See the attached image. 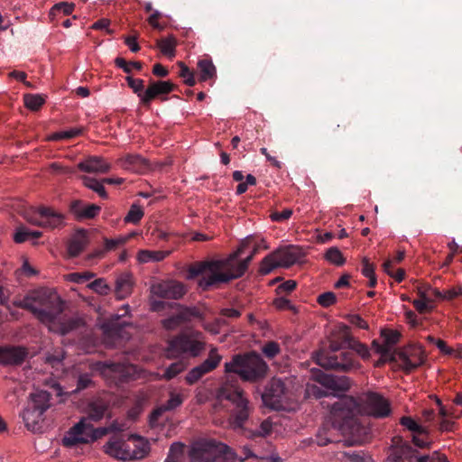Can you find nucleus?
Returning <instances> with one entry per match:
<instances>
[{
    "label": "nucleus",
    "instance_id": "obj_1",
    "mask_svg": "<svg viewBox=\"0 0 462 462\" xmlns=\"http://www.w3.org/2000/svg\"><path fill=\"white\" fill-rule=\"evenodd\" d=\"M62 303L55 291L42 289L14 300L13 305L31 311L50 331L65 335L82 327L84 321L79 317L62 316Z\"/></svg>",
    "mask_w": 462,
    "mask_h": 462
},
{
    "label": "nucleus",
    "instance_id": "obj_2",
    "mask_svg": "<svg viewBox=\"0 0 462 462\" xmlns=\"http://www.w3.org/2000/svg\"><path fill=\"white\" fill-rule=\"evenodd\" d=\"M250 240V238H247L235 253L226 259L199 262L189 266L187 279L192 280L201 275L198 284L202 290L206 291L218 283L227 282L243 276L254 254L251 253L241 261H238L237 258L243 254Z\"/></svg>",
    "mask_w": 462,
    "mask_h": 462
},
{
    "label": "nucleus",
    "instance_id": "obj_3",
    "mask_svg": "<svg viewBox=\"0 0 462 462\" xmlns=\"http://www.w3.org/2000/svg\"><path fill=\"white\" fill-rule=\"evenodd\" d=\"M220 401L226 400L231 402L233 410L228 419L229 427L235 430H243L245 422L253 411L244 391L236 386L225 383L217 393Z\"/></svg>",
    "mask_w": 462,
    "mask_h": 462
},
{
    "label": "nucleus",
    "instance_id": "obj_4",
    "mask_svg": "<svg viewBox=\"0 0 462 462\" xmlns=\"http://www.w3.org/2000/svg\"><path fill=\"white\" fill-rule=\"evenodd\" d=\"M225 371L238 374L244 381L254 383L265 377L268 365L259 354L251 352L235 356L225 364Z\"/></svg>",
    "mask_w": 462,
    "mask_h": 462
},
{
    "label": "nucleus",
    "instance_id": "obj_5",
    "mask_svg": "<svg viewBox=\"0 0 462 462\" xmlns=\"http://www.w3.org/2000/svg\"><path fill=\"white\" fill-rule=\"evenodd\" d=\"M206 348V339L202 332L192 328L186 329L168 341L166 355L170 358L189 356L197 357Z\"/></svg>",
    "mask_w": 462,
    "mask_h": 462
},
{
    "label": "nucleus",
    "instance_id": "obj_6",
    "mask_svg": "<svg viewBox=\"0 0 462 462\" xmlns=\"http://www.w3.org/2000/svg\"><path fill=\"white\" fill-rule=\"evenodd\" d=\"M190 462H235L236 454L226 444L213 439H200L189 449Z\"/></svg>",
    "mask_w": 462,
    "mask_h": 462
},
{
    "label": "nucleus",
    "instance_id": "obj_7",
    "mask_svg": "<svg viewBox=\"0 0 462 462\" xmlns=\"http://www.w3.org/2000/svg\"><path fill=\"white\" fill-rule=\"evenodd\" d=\"M300 259V250L293 245L276 249L265 256L260 265V273L268 274L275 268H289Z\"/></svg>",
    "mask_w": 462,
    "mask_h": 462
},
{
    "label": "nucleus",
    "instance_id": "obj_8",
    "mask_svg": "<svg viewBox=\"0 0 462 462\" xmlns=\"http://www.w3.org/2000/svg\"><path fill=\"white\" fill-rule=\"evenodd\" d=\"M292 398L288 383L280 378H273L263 394V402L273 410H286Z\"/></svg>",
    "mask_w": 462,
    "mask_h": 462
},
{
    "label": "nucleus",
    "instance_id": "obj_9",
    "mask_svg": "<svg viewBox=\"0 0 462 462\" xmlns=\"http://www.w3.org/2000/svg\"><path fill=\"white\" fill-rule=\"evenodd\" d=\"M314 358L317 364L325 369L350 372L360 366L353 354L347 351H342L338 354L317 353Z\"/></svg>",
    "mask_w": 462,
    "mask_h": 462
},
{
    "label": "nucleus",
    "instance_id": "obj_10",
    "mask_svg": "<svg viewBox=\"0 0 462 462\" xmlns=\"http://www.w3.org/2000/svg\"><path fill=\"white\" fill-rule=\"evenodd\" d=\"M25 218L32 225L48 229H60L65 226L64 216L49 207H39Z\"/></svg>",
    "mask_w": 462,
    "mask_h": 462
},
{
    "label": "nucleus",
    "instance_id": "obj_11",
    "mask_svg": "<svg viewBox=\"0 0 462 462\" xmlns=\"http://www.w3.org/2000/svg\"><path fill=\"white\" fill-rule=\"evenodd\" d=\"M95 441L94 427L88 421V418L80 420L70 428L62 439L65 447H74L79 444H86Z\"/></svg>",
    "mask_w": 462,
    "mask_h": 462
},
{
    "label": "nucleus",
    "instance_id": "obj_12",
    "mask_svg": "<svg viewBox=\"0 0 462 462\" xmlns=\"http://www.w3.org/2000/svg\"><path fill=\"white\" fill-rule=\"evenodd\" d=\"M364 411L370 416L384 418L391 413L389 402L383 395L368 392L361 397Z\"/></svg>",
    "mask_w": 462,
    "mask_h": 462
},
{
    "label": "nucleus",
    "instance_id": "obj_13",
    "mask_svg": "<svg viewBox=\"0 0 462 462\" xmlns=\"http://www.w3.org/2000/svg\"><path fill=\"white\" fill-rule=\"evenodd\" d=\"M126 325L125 321H120L118 315H115L109 320L103 322L100 328L105 337V343L108 346H113L118 339L128 338L129 336L125 333V327Z\"/></svg>",
    "mask_w": 462,
    "mask_h": 462
},
{
    "label": "nucleus",
    "instance_id": "obj_14",
    "mask_svg": "<svg viewBox=\"0 0 462 462\" xmlns=\"http://www.w3.org/2000/svg\"><path fill=\"white\" fill-rule=\"evenodd\" d=\"M151 294L162 299H180L186 293L185 286L179 282L164 281L151 286Z\"/></svg>",
    "mask_w": 462,
    "mask_h": 462
},
{
    "label": "nucleus",
    "instance_id": "obj_15",
    "mask_svg": "<svg viewBox=\"0 0 462 462\" xmlns=\"http://www.w3.org/2000/svg\"><path fill=\"white\" fill-rule=\"evenodd\" d=\"M222 356L217 354V348L209 351L208 357L199 365L192 368L186 375L185 379L189 384L198 382L204 374L214 370L220 363Z\"/></svg>",
    "mask_w": 462,
    "mask_h": 462
},
{
    "label": "nucleus",
    "instance_id": "obj_16",
    "mask_svg": "<svg viewBox=\"0 0 462 462\" xmlns=\"http://www.w3.org/2000/svg\"><path fill=\"white\" fill-rule=\"evenodd\" d=\"M101 372L105 376H111L114 380L119 381L139 376L137 367L126 363H104Z\"/></svg>",
    "mask_w": 462,
    "mask_h": 462
},
{
    "label": "nucleus",
    "instance_id": "obj_17",
    "mask_svg": "<svg viewBox=\"0 0 462 462\" xmlns=\"http://www.w3.org/2000/svg\"><path fill=\"white\" fill-rule=\"evenodd\" d=\"M381 337L383 339L382 344L374 340L372 343L373 349L381 355V357L384 360L393 359V347L399 342L401 334L396 330L383 329L381 331Z\"/></svg>",
    "mask_w": 462,
    "mask_h": 462
},
{
    "label": "nucleus",
    "instance_id": "obj_18",
    "mask_svg": "<svg viewBox=\"0 0 462 462\" xmlns=\"http://www.w3.org/2000/svg\"><path fill=\"white\" fill-rule=\"evenodd\" d=\"M342 431L345 435H349V438L345 440L346 446L361 445L368 439V430L356 420L344 421Z\"/></svg>",
    "mask_w": 462,
    "mask_h": 462
},
{
    "label": "nucleus",
    "instance_id": "obj_19",
    "mask_svg": "<svg viewBox=\"0 0 462 462\" xmlns=\"http://www.w3.org/2000/svg\"><path fill=\"white\" fill-rule=\"evenodd\" d=\"M315 380L335 393H345L350 388V380L346 376H336L319 372L315 374Z\"/></svg>",
    "mask_w": 462,
    "mask_h": 462
},
{
    "label": "nucleus",
    "instance_id": "obj_20",
    "mask_svg": "<svg viewBox=\"0 0 462 462\" xmlns=\"http://www.w3.org/2000/svg\"><path fill=\"white\" fill-rule=\"evenodd\" d=\"M400 365L410 373L424 362L423 352L420 347L410 346L398 354Z\"/></svg>",
    "mask_w": 462,
    "mask_h": 462
},
{
    "label": "nucleus",
    "instance_id": "obj_21",
    "mask_svg": "<svg viewBox=\"0 0 462 462\" xmlns=\"http://www.w3.org/2000/svg\"><path fill=\"white\" fill-rule=\"evenodd\" d=\"M104 451L118 460L128 461L131 459V447L129 443L118 438L110 439L104 445Z\"/></svg>",
    "mask_w": 462,
    "mask_h": 462
},
{
    "label": "nucleus",
    "instance_id": "obj_22",
    "mask_svg": "<svg viewBox=\"0 0 462 462\" xmlns=\"http://www.w3.org/2000/svg\"><path fill=\"white\" fill-rule=\"evenodd\" d=\"M27 351L23 346H0V364L3 365H17L27 356Z\"/></svg>",
    "mask_w": 462,
    "mask_h": 462
},
{
    "label": "nucleus",
    "instance_id": "obj_23",
    "mask_svg": "<svg viewBox=\"0 0 462 462\" xmlns=\"http://www.w3.org/2000/svg\"><path fill=\"white\" fill-rule=\"evenodd\" d=\"M173 84L170 81L150 80L148 88L143 94V105L149 106L154 98L167 95L173 90Z\"/></svg>",
    "mask_w": 462,
    "mask_h": 462
},
{
    "label": "nucleus",
    "instance_id": "obj_24",
    "mask_svg": "<svg viewBox=\"0 0 462 462\" xmlns=\"http://www.w3.org/2000/svg\"><path fill=\"white\" fill-rule=\"evenodd\" d=\"M43 414L41 411L33 410L30 407H25L22 417L25 427L32 432H40L42 429Z\"/></svg>",
    "mask_w": 462,
    "mask_h": 462
},
{
    "label": "nucleus",
    "instance_id": "obj_25",
    "mask_svg": "<svg viewBox=\"0 0 462 462\" xmlns=\"http://www.w3.org/2000/svg\"><path fill=\"white\" fill-rule=\"evenodd\" d=\"M78 168L85 172L105 173L110 170V164L101 157H88L78 164Z\"/></svg>",
    "mask_w": 462,
    "mask_h": 462
},
{
    "label": "nucleus",
    "instance_id": "obj_26",
    "mask_svg": "<svg viewBox=\"0 0 462 462\" xmlns=\"http://www.w3.org/2000/svg\"><path fill=\"white\" fill-rule=\"evenodd\" d=\"M119 163L125 170L134 172H143L147 169V162L139 154H127L119 159Z\"/></svg>",
    "mask_w": 462,
    "mask_h": 462
},
{
    "label": "nucleus",
    "instance_id": "obj_27",
    "mask_svg": "<svg viewBox=\"0 0 462 462\" xmlns=\"http://www.w3.org/2000/svg\"><path fill=\"white\" fill-rule=\"evenodd\" d=\"M184 399L185 396L182 393L171 392L169 400L152 411L151 421L156 420L164 411H172L180 406Z\"/></svg>",
    "mask_w": 462,
    "mask_h": 462
},
{
    "label": "nucleus",
    "instance_id": "obj_28",
    "mask_svg": "<svg viewBox=\"0 0 462 462\" xmlns=\"http://www.w3.org/2000/svg\"><path fill=\"white\" fill-rule=\"evenodd\" d=\"M51 394L47 391L37 390L30 394L27 407L45 412L51 406Z\"/></svg>",
    "mask_w": 462,
    "mask_h": 462
},
{
    "label": "nucleus",
    "instance_id": "obj_29",
    "mask_svg": "<svg viewBox=\"0 0 462 462\" xmlns=\"http://www.w3.org/2000/svg\"><path fill=\"white\" fill-rule=\"evenodd\" d=\"M128 441H132L134 448H131V459H142L150 452L149 441L138 435H130Z\"/></svg>",
    "mask_w": 462,
    "mask_h": 462
},
{
    "label": "nucleus",
    "instance_id": "obj_30",
    "mask_svg": "<svg viewBox=\"0 0 462 462\" xmlns=\"http://www.w3.org/2000/svg\"><path fill=\"white\" fill-rule=\"evenodd\" d=\"M133 276L131 273L125 272L118 275L116 281V294L118 300L126 298L132 292Z\"/></svg>",
    "mask_w": 462,
    "mask_h": 462
},
{
    "label": "nucleus",
    "instance_id": "obj_31",
    "mask_svg": "<svg viewBox=\"0 0 462 462\" xmlns=\"http://www.w3.org/2000/svg\"><path fill=\"white\" fill-rule=\"evenodd\" d=\"M356 403L352 398H345L336 402L332 405V412L335 417L348 419L354 414Z\"/></svg>",
    "mask_w": 462,
    "mask_h": 462
},
{
    "label": "nucleus",
    "instance_id": "obj_32",
    "mask_svg": "<svg viewBox=\"0 0 462 462\" xmlns=\"http://www.w3.org/2000/svg\"><path fill=\"white\" fill-rule=\"evenodd\" d=\"M107 405L106 402L100 399L93 400L86 408L87 416L85 418H88V421L90 423H92V421H98L104 417Z\"/></svg>",
    "mask_w": 462,
    "mask_h": 462
},
{
    "label": "nucleus",
    "instance_id": "obj_33",
    "mask_svg": "<svg viewBox=\"0 0 462 462\" xmlns=\"http://www.w3.org/2000/svg\"><path fill=\"white\" fill-rule=\"evenodd\" d=\"M88 236L85 230L78 231L68 245V253L71 257L78 256L86 247Z\"/></svg>",
    "mask_w": 462,
    "mask_h": 462
},
{
    "label": "nucleus",
    "instance_id": "obj_34",
    "mask_svg": "<svg viewBox=\"0 0 462 462\" xmlns=\"http://www.w3.org/2000/svg\"><path fill=\"white\" fill-rule=\"evenodd\" d=\"M170 254L171 251L141 250L137 254V260L143 263L150 262H160L170 255Z\"/></svg>",
    "mask_w": 462,
    "mask_h": 462
},
{
    "label": "nucleus",
    "instance_id": "obj_35",
    "mask_svg": "<svg viewBox=\"0 0 462 462\" xmlns=\"http://www.w3.org/2000/svg\"><path fill=\"white\" fill-rule=\"evenodd\" d=\"M42 233L41 231L30 230L27 227L21 226L17 228L16 232L14 235V240L16 243H23L25 241H32L35 244V240L41 237Z\"/></svg>",
    "mask_w": 462,
    "mask_h": 462
},
{
    "label": "nucleus",
    "instance_id": "obj_36",
    "mask_svg": "<svg viewBox=\"0 0 462 462\" xmlns=\"http://www.w3.org/2000/svg\"><path fill=\"white\" fill-rule=\"evenodd\" d=\"M82 181H83V184L92 189L93 191H95L96 193L98 194L99 197H101L102 199H106L107 198V193L104 188V183L103 182V180L101 181L94 179V178H91V177H88V176H83L82 178Z\"/></svg>",
    "mask_w": 462,
    "mask_h": 462
},
{
    "label": "nucleus",
    "instance_id": "obj_37",
    "mask_svg": "<svg viewBox=\"0 0 462 462\" xmlns=\"http://www.w3.org/2000/svg\"><path fill=\"white\" fill-rule=\"evenodd\" d=\"M158 47L163 55L173 58L176 52V39L172 35L162 39L158 42Z\"/></svg>",
    "mask_w": 462,
    "mask_h": 462
},
{
    "label": "nucleus",
    "instance_id": "obj_38",
    "mask_svg": "<svg viewBox=\"0 0 462 462\" xmlns=\"http://www.w3.org/2000/svg\"><path fill=\"white\" fill-rule=\"evenodd\" d=\"M198 67L200 70V80L207 81L212 79L216 75V67L211 60H202L198 63Z\"/></svg>",
    "mask_w": 462,
    "mask_h": 462
},
{
    "label": "nucleus",
    "instance_id": "obj_39",
    "mask_svg": "<svg viewBox=\"0 0 462 462\" xmlns=\"http://www.w3.org/2000/svg\"><path fill=\"white\" fill-rule=\"evenodd\" d=\"M23 101L28 109L37 111L44 104L45 98L39 94H26L23 96Z\"/></svg>",
    "mask_w": 462,
    "mask_h": 462
},
{
    "label": "nucleus",
    "instance_id": "obj_40",
    "mask_svg": "<svg viewBox=\"0 0 462 462\" xmlns=\"http://www.w3.org/2000/svg\"><path fill=\"white\" fill-rule=\"evenodd\" d=\"M125 79L134 93L140 98L141 104L143 105V94L145 93L144 81L141 79H134L131 76H127Z\"/></svg>",
    "mask_w": 462,
    "mask_h": 462
},
{
    "label": "nucleus",
    "instance_id": "obj_41",
    "mask_svg": "<svg viewBox=\"0 0 462 462\" xmlns=\"http://www.w3.org/2000/svg\"><path fill=\"white\" fill-rule=\"evenodd\" d=\"M87 287L96 293L106 296L111 291V287L104 278H98L89 282Z\"/></svg>",
    "mask_w": 462,
    "mask_h": 462
},
{
    "label": "nucleus",
    "instance_id": "obj_42",
    "mask_svg": "<svg viewBox=\"0 0 462 462\" xmlns=\"http://www.w3.org/2000/svg\"><path fill=\"white\" fill-rule=\"evenodd\" d=\"M51 173L54 175L71 176L75 173V170L71 167L64 165L59 162H53L49 165Z\"/></svg>",
    "mask_w": 462,
    "mask_h": 462
},
{
    "label": "nucleus",
    "instance_id": "obj_43",
    "mask_svg": "<svg viewBox=\"0 0 462 462\" xmlns=\"http://www.w3.org/2000/svg\"><path fill=\"white\" fill-rule=\"evenodd\" d=\"M325 258L330 263L340 266L345 263V258L337 247H330L325 254Z\"/></svg>",
    "mask_w": 462,
    "mask_h": 462
},
{
    "label": "nucleus",
    "instance_id": "obj_44",
    "mask_svg": "<svg viewBox=\"0 0 462 462\" xmlns=\"http://www.w3.org/2000/svg\"><path fill=\"white\" fill-rule=\"evenodd\" d=\"M96 276V274L92 272H84V273H71L65 276L66 280L77 283V284H82L85 282H88L91 279H93Z\"/></svg>",
    "mask_w": 462,
    "mask_h": 462
},
{
    "label": "nucleus",
    "instance_id": "obj_45",
    "mask_svg": "<svg viewBox=\"0 0 462 462\" xmlns=\"http://www.w3.org/2000/svg\"><path fill=\"white\" fill-rule=\"evenodd\" d=\"M75 8V5L73 3H68V2H60L56 5H54L51 9L50 10L49 15L51 17H54L57 13H62L65 15H69L72 14L73 10Z\"/></svg>",
    "mask_w": 462,
    "mask_h": 462
},
{
    "label": "nucleus",
    "instance_id": "obj_46",
    "mask_svg": "<svg viewBox=\"0 0 462 462\" xmlns=\"http://www.w3.org/2000/svg\"><path fill=\"white\" fill-rule=\"evenodd\" d=\"M184 446L180 442H174L169 450L164 462H179L183 455Z\"/></svg>",
    "mask_w": 462,
    "mask_h": 462
},
{
    "label": "nucleus",
    "instance_id": "obj_47",
    "mask_svg": "<svg viewBox=\"0 0 462 462\" xmlns=\"http://www.w3.org/2000/svg\"><path fill=\"white\" fill-rule=\"evenodd\" d=\"M143 217V208L140 206L134 204V205H132L127 215L125 216V222L137 224L140 222V220L142 219Z\"/></svg>",
    "mask_w": 462,
    "mask_h": 462
},
{
    "label": "nucleus",
    "instance_id": "obj_48",
    "mask_svg": "<svg viewBox=\"0 0 462 462\" xmlns=\"http://www.w3.org/2000/svg\"><path fill=\"white\" fill-rule=\"evenodd\" d=\"M401 424L416 434H425L426 430L411 417H402Z\"/></svg>",
    "mask_w": 462,
    "mask_h": 462
},
{
    "label": "nucleus",
    "instance_id": "obj_49",
    "mask_svg": "<svg viewBox=\"0 0 462 462\" xmlns=\"http://www.w3.org/2000/svg\"><path fill=\"white\" fill-rule=\"evenodd\" d=\"M82 132L81 128H71L69 130L66 131H60L54 133L49 137V140L56 141V140H61V139H70L75 136H78Z\"/></svg>",
    "mask_w": 462,
    "mask_h": 462
},
{
    "label": "nucleus",
    "instance_id": "obj_50",
    "mask_svg": "<svg viewBox=\"0 0 462 462\" xmlns=\"http://www.w3.org/2000/svg\"><path fill=\"white\" fill-rule=\"evenodd\" d=\"M131 236H132V235L125 236H118V237L113 238V239L106 238L104 241L105 250L107 252L116 250L119 246L125 244Z\"/></svg>",
    "mask_w": 462,
    "mask_h": 462
},
{
    "label": "nucleus",
    "instance_id": "obj_51",
    "mask_svg": "<svg viewBox=\"0 0 462 462\" xmlns=\"http://www.w3.org/2000/svg\"><path fill=\"white\" fill-rule=\"evenodd\" d=\"M348 346L356 352V354H358L362 358L364 359H366L370 356V352H369V349L367 347L366 345L357 341V340H355L354 338L349 341L348 343Z\"/></svg>",
    "mask_w": 462,
    "mask_h": 462
},
{
    "label": "nucleus",
    "instance_id": "obj_52",
    "mask_svg": "<svg viewBox=\"0 0 462 462\" xmlns=\"http://www.w3.org/2000/svg\"><path fill=\"white\" fill-rule=\"evenodd\" d=\"M184 369H185V364L183 362L173 363L169 367H167L165 373L161 377L167 379V380L172 379L177 374H179L180 372H182Z\"/></svg>",
    "mask_w": 462,
    "mask_h": 462
},
{
    "label": "nucleus",
    "instance_id": "obj_53",
    "mask_svg": "<svg viewBox=\"0 0 462 462\" xmlns=\"http://www.w3.org/2000/svg\"><path fill=\"white\" fill-rule=\"evenodd\" d=\"M179 66L180 68V77L183 79L184 83L190 87L194 86L196 80L193 72L183 62H179Z\"/></svg>",
    "mask_w": 462,
    "mask_h": 462
},
{
    "label": "nucleus",
    "instance_id": "obj_54",
    "mask_svg": "<svg viewBox=\"0 0 462 462\" xmlns=\"http://www.w3.org/2000/svg\"><path fill=\"white\" fill-rule=\"evenodd\" d=\"M117 67L123 69L126 73H130L132 69H141L142 64L138 61L126 62L123 58H116L115 60Z\"/></svg>",
    "mask_w": 462,
    "mask_h": 462
},
{
    "label": "nucleus",
    "instance_id": "obj_55",
    "mask_svg": "<svg viewBox=\"0 0 462 462\" xmlns=\"http://www.w3.org/2000/svg\"><path fill=\"white\" fill-rule=\"evenodd\" d=\"M336 300L337 298L335 293H333L332 291H327L320 294L318 297L317 301L320 306L328 308L333 305L336 302Z\"/></svg>",
    "mask_w": 462,
    "mask_h": 462
},
{
    "label": "nucleus",
    "instance_id": "obj_56",
    "mask_svg": "<svg viewBox=\"0 0 462 462\" xmlns=\"http://www.w3.org/2000/svg\"><path fill=\"white\" fill-rule=\"evenodd\" d=\"M262 351L266 357L273 358L280 353V346L276 342L270 341L263 346Z\"/></svg>",
    "mask_w": 462,
    "mask_h": 462
},
{
    "label": "nucleus",
    "instance_id": "obj_57",
    "mask_svg": "<svg viewBox=\"0 0 462 462\" xmlns=\"http://www.w3.org/2000/svg\"><path fill=\"white\" fill-rule=\"evenodd\" d=\"M346 319L349 321V323L358 328L368 329L367 322L363 319L358 314H348L346 316Z\"/></svg>",
    "mask_w": 462,
    "mask_h": 462
},
{
    "label": "nucleus",
    "instance_id": "obj_58",
    "mask_svg": "<svg viewBox=\"0 0 462 462\" xmlns=\"http://www.w3.org/2000/svg\"><path fill=\"white\" fill-rule=\"evenodd\" d=\"M100 211V207L95 204H88L84 208V211H80V218H92Z\"/></svg>",
    "mask_w": 462,
    "mask_h": 462
},
{
    "label": "nucleus",
    "instance_id": "obj_59",
    "mask_svg": "<svg viewBox=\"0 0 462 462\" xmlns=\"http://www.w3.org/2000/svg\"><path fill=\"white\" fill-rule=\"evenodd\" d=\"M162 327L167 330L176 329L178 327L181 325L180 319L177 315H172L162 321Z\"/></svg>",
    "mask_w": 462,
    "mask_h": 462
},
{
    "label": "nucleus",
    "instance_id": "obj_60",
    "mask_svg": "<svg viewBox=\"0 0 462 462\" xmlns=\"http://www.w3.org/2000/svg\"><path fill=\"white\" fill-rule=\"evenodd\" d=\"M328 429L326 427H323L318 431L316 440L319 446H326L329 442H332V440L328 437Z\"/></svg>",
    "mask_w": 462,
    "mask_h": 462
},
{
    "label": "nucleus",
    "instance_id": "obj_61",
    "mask_svg": "<svg viewBox=\"0 0 462 462\" xmlns=\"http://www.w3.org/2000/svg\"><path fill=\"white\" fill-rule=\"evenodd\" d=\"M306 393L309 396H314L316 398H321L327 395V393L321 390L319 386L312 383H308Z\"/></svg>",
    "mask_w": 462,
    "mask_h": 462
},
{
    "label": "nucleus",
    "instance_id": "obj_62",
    "mask_svg": "<svg viewBox=\"0 0 462 462\" xmlns=\"http://www.w3.org/2000/svg\"><path fill=\"white\" fill-rule=\"evenodd\" d=\"M291 215H292V210L290 208H285L281 212H273L271 215V218L273 221L282 222V221L289 219L291 217Z\"/></svg>",
    "mask_w": 462,
    "mask_h": 462
},
{
    "label": "nucleus",
    "instance_id": "obj_63",
    "mask_svg": "<svg viewBox=\"0 0 462 462\" xmlns=\"http://www.w3.org/2000/svg\"><path fill=\"white\" fill-rule=\"evenodd\" d=\"M272 430H273V423L269 419H267V420H264L261 423L259 430L255 433V435L261 436V437H265V436L269 435L272 432Z\"/></svg>",
    "mask_w": 462,
    "mask_h": 462
},
{
    "label": "nucleus",
    "instance_id": "obj_64",
    "mask_svg": "<svg viewBox=\"0 0 462 462\" xmlns=\"http://www.w3.org/2000/svg\"><path fill=\"white\" fill-rule=\"evenodd\" d=\"M362 273L366 278L374 275V266L365 257L362 261Z\"/></svg>",
    "mask_w": 462,
    "mask_h": 462
}]
</instances>
